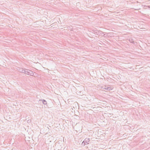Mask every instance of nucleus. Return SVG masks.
<instances>
[{
	"label": "nucleus",
	"instance_id": "nucleus-9",
	"mask_svg": "<svg viewBox=\"0 0 150 150\" xmlns=\"http://www.w3.org/2000/svg\"><path fill=\"white\" fill-rule=\"evenodd\" d=\"M105 34H104V35H103V36H105Z\"/></svg>",
	"mask_w": 150,
	"mask_h": 150
},
{
	"label": "nucleus",
	"instance_id": "nucleus-3",
	"mask_svg": "<svg viewBox=\"0 0 150 150\" xmlns=\"http://www.w3.org/2000/svg\"><path fill=\"white\" fill-rule=\"evenodd\" d=\"M99 31L97 30H92V33L98 35Z\"/></svg>",
	"mask_w": 150,
	"mask_h": 150
},
{
	"label": "nucleus",
	"instance_id": "nucleus-5",
	"mask_svg": "<svg viewBox=\"0 0 150 150\" xmlns=\"http://www.w3.org/2000/svg\"><path fill=\"white\" fill-rule=\"evenodd\" d=\"M89 139L88 138H86L83 141V142H85L86 143L88 144V143L89 141Z\"/></svg>",
	"mask_w": 150,
	"mask_h": 150
},
{
	"label": "nucleus",
	"instance_id": "nucleus-1",
	"mask_svg": "<svg viewBox=\"0 0 150 150\" xmlns=\"http://www.w3.org/2000/svg\"><path fill=\"white\" fill-rule=\"evenodd\" d=\"M24 71L23 72V73L25 74L31 76H33L34 75V74L33 72V71L30 70L26 69L25 71Z\"/></svg>",
	"mask_w": 150,
	"mask_h": 150
},
{
	"label": "nucleus",
	"instance_id": "nucleus-2",
	"mask_svg": "<svg viewBox=\"0 0 150 150\" xmlns=\"http://www.w3.org/2000/svg\"><path fill=\"white\" fill-rule=\"evenodd\" d=\"M102 88L103 89H105L107 91H110V90H112V89L111 88H110V87H107L106 86H102Z\"/></svg>",
	"mask_w": 150,
	"mask_h": 150
},
{
	"label": "nucleus",
	"instance_id": "nucleus-8",
	"mask_svg": "<svg viewBox=\"0 0 150 150\" xmlns=\"http://www.w3.org/2000/svg\"><path fill=\"white\" fill-rule=\"evenodd\" d=\"M82 144L85 145L86 144V143L85 142H83V141L82 142Z\"/></svg>",
	"mask_w": 150,
	"mask_h": 150
},
{
	"label": "nucleus",
	"instance_id": "nucleus-7",
	"mask_svg": "<svg viewBox=\"0 0 150 150\" xmlns=\"http://www.w3.org/2000/svg\"><path fill=\"white\" fill-rule=\"evenodd\" d=\"M26 69H22L21 72H23H23L24 71H25Z\"/></svg>",
	"mask_w": 150,
	"mask_h": 150
},
{
	"label": "nucleus",
	"instance_id": "nucleus-4",
	"mask_svg": "<svg viewBox=\"0 0 150 150\" xmlns=\"http://www.w3.org/2000/svg\"><path fill=\"white\" fill-rule=\"evenodd\" d=\"M39 101H42L44 105H46L47 104V101L44 99L40 100Z\"/></svg>",
	"mask_w": 150,
	"mask_h": 150
},
{
	"label": "nucleus",
	"instance_id": "nucleus-6",
	"mask_svg": "<svg viewBox=\"0 0 150 150\" xmlns=\"http://www.w3.org/2000/svg\"><path fill=\"white\" fill-rule=\"evenodd\" d=\"M104 32H103L99 30L98 33V35L101 36H103V35L104 33Z\"/></svg>",
	"mask_w": 150,
	"mask_h": 150
}]
</instances>
